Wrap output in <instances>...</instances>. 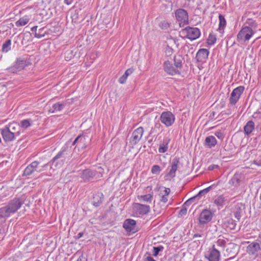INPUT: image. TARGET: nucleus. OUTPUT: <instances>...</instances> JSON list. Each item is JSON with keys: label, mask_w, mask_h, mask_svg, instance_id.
<instances>
[{"label": "nucleus", "mask_w": 261, "mask_h": 261, "mask_svg": "<svg viewBox=\"0 0 261 261\" xmlns=\"http://www.w3.org/2000/svg\"><path fill=\"white\" fill-rule=\"evenodd\" d=\"M68 157L67 148L66 147L62 148L49 162L42 166L41 168L38 172H40L44 170L48 166H49V173L51 175L56 169L60 168L63 166Z\"/></svg>", "instance_id": "f257e3e1"}, {"label": "nucleus", "mask_w": 261, "mask_h": 261, "mask_svg": "<svg viewBox=\"0 0 261 261\" xmlns=\"http://www.w3.org/2000/svg\"><path fill=\"white\" fill-rule=\"evenodd\" d=\"M23 201L18 198L10 200L8 204L0 208V216L3 218L9 217L20 208Z\"/></svg>", "instance_id": "f03ea898"}, {"label": "nucleus", "mask_w": 261, "mask_h": 261, "mask_svg": "<svg viewBox=\"0 0 261 261\" xmlns=\"http://www.w3.org/2000/svg\"><path fill=\"white\" fill-rule=\"evenodd\" d=\"M180 33L183 36V37L187 38L191 40H196L200 37L201 34L199 29L190 27H187L182 29Z\"/></svg>", "instance_id": "7ed1b4c3"}, {"label": "nucleus", "mask_w": 261, "mask_h": 261, "mask_svg": "<svg viewBox=\"0 0 261 261\" xmlns=\"http://www.w3.org/2000/svg\"><path fill=\"white\" fill-rule=\"evenodd\" d=\"M160 120L166 127H170L174 123L175 116L170 111H164L161 114Z\"/></svg>", "instance_id": "20e7f679"}, {"label": "nucleus", "mask_w": 261, "mask_h": 261, "mask_svg": "<svg viewBox=\"0 0 261 261\" xmlns=\"http://www.w3.org/2000/svg\"><path fill=\"white\" fill-rule=\"evenodd\" d=\"M254 34L252 30L243 27L237 35V41L241 43H245L249 41Z\"/></svg>", "instance_id": "39448f33"}, {"label": "nucleus", "mask_w": 261, "mask_h": 261, "mask_svg": "<svg viewBox=\"0 0 261 261\" xmlns=\"http://www.w3.org/2000/svg\"><path fill=\"white\" fill-rule=\"evenodd\" d=\"M175 17L179 22L180 27H184L189 23V17L187 12L183 9H177L175 13Z\"/></svg>", "instance_id": "423d86ee"}, {"label": "nucleus", "mask_w": 261, "mask_h": 261, "mask_svg": "<svg viewBox=\"0 0 261 261\" xmlns=\"http://www.w3.org/2000/svg\"><path fill=\"white\" fill-rule=\"evenodd\" d=\"M244 86H239L233 90L229 98V103L231 105H236L239 101L244 90Z\"/></svg>", "instance_id": "0eeeda50"}, {"label": "nucleus", "mask_w": 261, "mask_h": 261, "mask_svg": "<svg viewBox=\"0 0 261 261\" xmlns=\"http://www.w3.org/2000/svg\"><path fill=\"white\" fill-rule=\"evenodd\" d=\"M28 65V62L26 60L19 58L17 59L13 65L8 68L7 70L9 72L16 73L23 69L24 68Z\"/></svg>", "instance_id": "6e6552de"}, {"label": "nucleus", "mask_w": 261, "mask_h": 261, "mask_svg": "<svg viewBox=\"0 0 261 261\" xmlns=\"http://www.w3.org/2000/svg\"><path fill=\"white\" fill-rule=\"evenodd\" d=\"M213 217V214L210 210L204 209L199 215V223L201 225L206 224L212 220Z\"/></svg>", "instance_id": "1a4fd4ad"}, {"label": "nucleus", "mask_w": 261, "mask_h": 261, "mask_svg": "<svg viewBox=\"0 0 261 261\" xmlns=\"http://www.w3.org/2000/svg\"><path fill=\"white\" fill-rule=\"evenodd\" d=\"M205 257L208 261H219L220 258V251L216 245H213L211 248L209 249Z\"/></svg>", "instance_id": "9d476101"}, {"label": "nucleus", "mask_w": 261, "mask_h": 261, "mask_svg": "<svg viewBox=\"0 0 261 261\" xmlns=\"http://www.w3.org/2000/svg\"><path fill=\"white\" fill-rule=\"evenodd\" d=\"M143 133L142 127H139L134 130L130 139V143L133 145L137 144L142 138Z\"/></svg>", "instance_id": "9b49d317"}, {"label": "nucleus", "mask_w": 261, "mask_h": 261, "mask_svg": "<svg viewBox=\"0 0 261 261\" xmlns=\"http://www.w3.org/2000/svg\"><path fill=\"white\" fill-rule=\"evenodd\" d=\"M259 22V21L257 19L247 18L245 20L244 27L248 28L256 33L257 31H261V29H258Z\"/></svg>", "instance_id": "f8f14e48"}, {"label": "nucleus", "mask_w": 261, "mask_h": 261, "mask_svg": "<svg viewBox=\"0 0 261 261\" xmlns=\"http://www.w3.org/2000/svg\"><path fill=\"white\" fill-rule=\"evenodd\" d=\"M123 227L128 232L134 233L138 231L136 222L133 219H128L125 220L123 223Z\"/></svg>", "instance_id": "ddd939ff"}, {"label": "nucleus", "mask_w": 261, "mask_h": 261, "mask_svg": "<svg viewBox=\"0 0 261 261\" xmlns=\"http://www.w3.org/2000/svg\"><path fill=\"white\" fill-rule=\"evenodd\" d=\"M179 164V158H175L172 160L171 165L169 166V171L165 176L167 178H172L175 177V173L178 169Z\"/></svg>", "instance_id": "4468645a"}, {"label": "nucleus", "mask_w": 261, "mask_h": 261, "mask_svg": "<svg viewBox=\"0 0 261 261\" xmlns=\"http://www.w3.org/2000/svg\"><path fill=\"white\" fill-rule=\"evenodd\" d=\"M76 141H78L79 149H84L86 148L91 142V139L87 135H79L76 137Z\"/></svg>", "instance_id": "2eb2a0df"}, {"label": "nucleus", "mask_w": 261, "mask_h": 261, "mask_svg": "<svg viewBox=\"0 0 261 261\" xmlns=\"http://www.w3.org/2000/svg\"><path fill=\"white\" fill-rule=\"evenodd\" d=\"M260 247L259 244L257 242H252L250 243L247 247V252L254 257H257L259 251Z\"/></svg>", "instance_id": "dca6fc26"}, {"label": "nucleus", "mask_w": 261, "mask_h": 261, "mask_svg": "<svg viewBox=\"0 0 261 261\" xmlns=\"http://www.w3.org/2000/svg\"><path fill=\"white\" fill-rule=\"evenodd\" d=\"M39 165L38 161H35L29 164L24 169L23 173V176H29L37 171Z\"/></svg>", "instance_id": "f3484780"}, {"label": "nucleus", "mask_w": 261, "mask_h": 261, "mask_svg": "<svg viewBox=\"0 0 261 261\" xmlns=\"http://www.w3.org/2000/svg\"><path fill=\"white\" fill-rule=\"evenodd\" d=\"M164 69L166 72L170 75H175L179 73V70L169 61H166L164 63Z\"/></svg>", "instance_id": "a211bd4d"}, {"label": "nucleus", "mask_w": 261, "mask_h": 261, "mask_svg": "<svg viewBox=\"0 0 261 261\" xmlns=\"http://www.w3.org/2000/svg\"><path fill=\"white\" fill-rule=\"evenodd\" d=\"M208 55L209 51L207 49L201 48L197 53L196 58L198 62L204 63L205 62Z\"/></svg>", "instance_id": "6ab92c4d"}, {"label": "nucleus", "mask_w": 261, "mask_h": 261, "mask_svg": "<svg viewBox=\"0 0 261 261\" xmlns=\"http://www.w3.org/2000/svg\"><path fill=\"white\" fill-rule=\"evenodd\" d=\"M1 133L4 140L6 142L12 141L16 137L14 133L11 132L6 126L1 130Z\"/></svg>", "instance_id": "aec40b11"}, {"label": "nucleus", "mask_w": 261, "mask_h": 261, "mask_svg": "<svg viewBox=\"0 0 261 261\" xmlns=\"http://www.w3.org/2000/svg\"><path fill=\"white\" fill-rule=\"evenodd\" d=\"M6 126L11 132L14 133V135H15L16 137L18 136L20 134L21 128L19 124L15 122H13L9 123Z\"/></svg>", "instance_id": "412c9836"}, {"label": "nucleus", "mask_w": 261, "mask_h": 261, "mask_svg": "<svg viewBox=\"0 0 261 261\" xmlns=\"http://www.w3.org/2000/svg\"><path fill=\"white\" fill-rule=\"evenodd\" d=\"M242 176L239 173H236L229 180V184L231 186L238 187L241 184Z\"/></svg>", "instance_id": "4be33fe9"}, {"label": "nucleus", "mask_w": 261, "mask_h": 261, "mask_svg": "<svg viewBox=\"0 0 261 261\" xmlns=\"http://www.w3.org/2000/svg\"><path fill=\"white\" fill-rule=\"evenodd\" d=\"M95 175V173L89 169H86L83 170L81 173V177L83 179L84 181H88L93 178Z\"/></svg>", "instance_id": "5701e85b"}, {"label": "nucleus", "mask_w": 261, "mask_h": 261, "mask_svg": "<svg viewBox=\"0 0 261 261\" xmlns=\"http://www.w3.org/2000/svg\"><path fill=\"white\" fill-rule=\"evenodd\" d=\"M217 143V140L213 136L207 137L204 141V145L207 148H211L214 147Z\"/></svg>", "instance_id": "b1692460"}, {"label": "nucleus", "mask_w": 261, "mask_h": 261, "mask_svg": "<svg viewBox=\"0 0 261 261\" xmlns=\"http://www.w3.org/2000/svg\"><path fill=\"white\" fill-rule=\"evenodd\" d=\"M136 208L137 212L141 215L146 214L150 210L149 205L140 203H136Z\"/></svg>", "instance_id": "393cba45"}, {"label": "nucleus", "mask_w": 261, "mask_h": 261, "mask_svg": "<svg viewBox=\"0 0 261 261\" xmlns=\"http://www.w3.org/2000/svg\"><path fill=\"white\" fill-rule=\"evenodd\" d=\"M65 107V105L64 103L57 102L53 104L51 107H50L48 109V111L52 113L60 112Z\"/></svg>", "instance_id": "a878e982"}, {"label": "nucleus", "mask_w": 261, "mask_h": 261, "mask_svg": "<svg viewBox=\"0 0 261 261\" xmlns=\"http://www.w3.org/2000/svg\"><path fill=\"white\" fill-rule=\"evenodd\" d=\"M170 141L169 138H165L163 139V142L160 144L159 148V152L160 153H164L168 150V144Z\"/></svg>", "instance_id": "bb28decb"}, {"label": "nucleus", "mask_w": 261, "mask_h": 261, "mask_svg": "<svg viewBox=\"0 0 261 261\" xmlns=\"http://www.w3.org/2000/svg\"><path fill=\"white\" fill-rule=\"evenodd\" d=\"M30 15H25L21 17L18 21L15 22L16 27H19L21 26H24L27 24L30 20L31 19Z\"/></svg>", "instance_id": "cd10ccee"}, {"label": "nucleus", "mask_w": 261, "mask_h": 261, "mask_svg": "<svg viewBox=\"0 0 261 261\" xmlns=\"http://www.w3.org/2000/svg\"><path fill=\"white\" fill-rule=\"evenodd\" d=\"M170 192L169 188H164L161 190L160 195L161 196V201L163 203H166L168 201V196Z\"/></svg>", "instance_id": "c85d7f7f"}, {"label": "nucleus", "mask_w": 261, "mask_h": 261, "mask_svg": "<svg viewBox=\"0 0 261 261\" xmlns=\"http://www.w3.org/2000/svg\"><path fill=\"white\" fill-rule=\"evenodd\" d=\"M254 129V123L252 121H249L244 127L245 134L248 135L250 134Z\"/></svg>", "instance_id": "c756f323"}, {"label": "nucleus", "mask_w": 261, "mask_h": 261, "mask_svg": "<svg viewBox=\"0 0 261 261\" xmlns=\"http://www.w3.org/2000/svg\"><path fill=\"white\" fill-rule=\"evenodd\" d=\"M225 202V198L223 195H220L216 196L214 199V203L218 207H222Z\"/></svg>", "instance_id": "7c9ffc66"}, {"label": "nucleus", "mask_w": 261, "mask_h": 261, "mask_svg": "<svg viewBox=\"0 0 261 261\" xmlns=\"http://www.w3.org/2000/svg\"><path fill=\"white\" fill-rule=\"evenodd\" d=\"M134 71V69L133 68H128L127 69L124 74H123L119 79V82L120 84H124L126 82V80L127 77L132 74Z\"/></svg>", "instance_id": "2f4dec72"}, {"label": "nucleus", "mask_w": 261, "mask_h": 261, "mask_svg": "<svg viewBox=\"0 0 261 261\" xmlns=\"http://www.w3.org/2000/svg\"><path fill=\"white\" fill-rule=\"evenodd\" d=\"M152 198V195L150 194L138 196V198L140 201L144 202H146L148 203L151 202Z\"/></svg>", "instance_id": "473e14b6"}, {"label": "nucleus", "mask_w": 261, "mask_h": 261, "mask_svg": "<svg viewBox=\"0 0 261 261\" xmlns=\"http://www.w3.org/2000/svg\"><path fill=\"white\" fill-rule=\"evenodd\" d=\"M33 123V120L30 119H24L20 121L19 124L20 128L26 129L30 126Z\"/></svg>", "instance_id": "72a5a7b5"}, {"label": "nucleus", "mask_w": 261, "mask_h": 261, "mask_svg": "<svg viewBox=\"0 0 261 261\" xmlns=\"http://www.w3.org/2000/svg\"><path fill=\"white\" fill-rule=\"evenodd\" d=\"M11 41L10 39L7 40L2 45V51L7 53L11 50Z\"/></svg>", "instance_id": "f704fd0d"}, {"label": "nucleus", "mask_w": 261, "mask_h": 261, "mask_svg": "<svg viewBox=\"0 0 261 261\" xmlns=\"http://www.w3.org/2000/svg\"><path fill=\"white\" fill-rule=\"evenodd\" d=\"M102 202V199L99 194H96L93 197V205L96 207L99 206Z\"/></svg>", "instance_id": "c9c22d12"}, {"label": "nucleus", "mask_w": 261, "mask_h": 261, "mask_svg": "<svg viewBox=\"0 0 261 261\" xmlns=\"http://www.w3.org/2000/svg\"><path fill=\"white\" fill-rule=\"evenodd\" d=\"M174 66L177 68V70L180 69L182 67V61L180 56L174 57Z\"/></svg>", "instance_id": "e433bc0d"}, {"label": "nucleus", "mask_w": 261, "mask_h": 261, "mask_svg": "<svg viewBox=\"0 0 261 261\" xmlns=\"http://www.w3.org/2000/svg\"><path fill=\"white\" fill-rule=\"evenodd\" d=\"M219 30L223 29L226 25V20H225L224 17L222 15H219Z\"/></svg>", "instance_id": "4c0bfd02"}, {"label": "nucleus", "mask_w": 261, "mask_h": 261, "mask_svg": "<svg viewBox=\"0 0 261 261\" xmlns=\"http://www.w3.org/2000/svg\"><path fill=\"white\" fill-rule=\"evenodd\" d=\"M216 41V38L215 35L210 34L207 39V43L211 45H214Z\"/></svg>", "instance_id": "58836bf2"}, {"label": "nucleus", "mask_w": 261, "mask_h": 261, "mask_svg": "<svg viewBox=\"0 0 261 261\" xmlns=\"http://www.w3.org/2000/svg\"><path fill=\"white\" fill-rule=\"evenodd\" d=\"M226 244V241L222 239H219L213 245H216V247H218L223 248Z\"/></svg>", "instance_id": "ea45409f"}, {"label": "nucleus", "mask_w": 261, "mask_h": 261, "mask_svg": "<svg viewBox=\"0 0 261 261\" xmlns=\"http://www.w3.org/2000/svg\"><path fill=\"white\" fill-rule=\"evenodd\" d=\"M161 171V169L159 165H153L151 170V172L153 174H159L160 172Z\"/></svg>", "instance_id": "a19ab883"}, {"label": "nucleus", "mask_w": 261, "mask_h": 261, "mask_svg": "<svg viewBox=\"0 0 261 261\" xmlns=\"http://www.w3.org/2000/svg\"><path fill=\"white\" fill-rule=\"evenodd\" d=\"M160 126V124H158L155 125L154 127H152L149 132V135L150 136H155L156 135V133H157V129H159Z\"/></svg>", "instance_id": "79ce46f5"}, {"label": "nucleus", "mask_w": 261, "mask_h": 261, "mask_svg": "<svg viewBox=\"0 0 261 261\" xmlns=\"http://www.w3.org/2000/svg\"><path fill=\"white\" fill-rule=\"evenodd\" d=\"M163 249L164 247L162 246L154 247L153 255L154 256H156L159 254V252L163 251Z\"/></svg>", "instance_id": "37998d69"}, {"label": "nucleus", "mask_w": 261, "mask_h": 261, "mask_svg": "<svg viewBox=\"0 0 261 261\" xmlns=\"http://www.w3.org/2000/svg\"><path fill=\"white\" fill-rule=\"evenodd\" d=\"M43 28L39 30L38 32H36L34 34L35 37L37 38H41L45 36V33H43Z\"/></svg>", "instance_id": "c03bdc74"}, {"label": "nucleus", "mask_w": 261, "mask_h": 261, "mask_svg": "<svg viewBox=\"0 0 261 261\" xmlns=\"http://www.w3.org/2000/svg\"><path fill=\"white\" fill-rule=\"evenodd\" d=\"M228 227L230 229H234L236 226V223L234 220L230 219L228 221Z\"/></svg>", "instance_id": "a18cd8bd"}, {"label": "nucleus", "mask_w": 261, "mask_h": 261, "mask_svg": "<svg viewBox=\"0 0 261 261\" xmlns=\"http://www.w3.org/2000/svg\"><path fill=\"white\" fill-rule=\"evenodd\" d=\"M208 192H210V191H208V189L206 188L199 191V193L197 194V195H198V196H199V197L200 198L202 195L206 194Z\"/></svg>", "instance_id": "49530a36"}, {"label": "nucleus", "mask_w": 261, "mask_h": 261, "mask_svg": "<svg viewBox=\"0 0 261 261\" xmlns=\"http://www.w3.org/2000/svg\"><path fill=\"white\" fill-rule=\"evenodd\" d=\"M208 192H210V191H208V189L206 188L199 191V193L197 194V195H198V196H199V197L200 198L202 195L206 194Z\"/></svg>", "instance_id": "de8ad7c7"}, {"label": "nucleus", "mask_w": 261, "mask_h": 261, "mask_svg": "<svg viewBox=\"0 0 261 261\" xmlns=\"http://www.w3.org/2000/svg\"><path fill=\"white\" fill-rule=\"evenodd\" d=\"M215 135L218 139L221 140H222L224 137L223 133H222L221 131H217L215 132Z\"/></svg>", "instance_id": "09e8293b"}, {"label": "nucleus", "mask_w": 261, "mask_h": 261, "mask_svg": "<svg viewBox=\"0 0 261 261\" xmlns=\"http://www.w3.org/2000/svg\"><path fill=\"white\" fill-rule=\"evenodd\" d=\"M200 198L199 197V196L197 194L196 196L192 197V198H190V201L192 202V203L197 202Z\"/></svg>", "instance_id": "8fccbe9b"}, {"label": "nucleus", "mask_w": 261, "mask_h": 261, "mask_svg": "<svg viewBox=\"0 0 261 261\" xmlns=\"http://www.w3.org/2000/svg\"><path fill=\"white\" fill-rule=\"evenodd\" d=\"M218 184H219V182H217L216 184H214L212 185L211 186H209L208 187H207V188L208 189L209 191H210L211 190H215L218 186Z\"/></svg>", "instance_id": "3c124183"}, {"label": "nucleus", "mask_w": 261, "mask_h": 261, "mask_svg": "<svg viewBox=\"0 0 261 261\" xmlns=\"http://www.w3.org/2000/svg\"><path fill=\"white\" fill-rule=\"evenodd\" d=\"M254 163L258 166H261V156H259L254 161Z\"/></svg>", "instance_id": "603ef678"}, {"label": "nucleus", "mask_w": 261, "mask_h": 261, "mask_svg": "<svg viewBox=\"0 0 261 261\" xmlns=\"http://www.w3.org/2000/svg\"><path fill=\"white\" fill-rule=\"evenodd\" d=\"M234 217L238 221L240 220V219L241 217V214L239 211H237L235 212Z\"/></svg>", "instance_id": "864d4df0"}, {"label": "nucleus", "mask_w": 261, "mask_h": 261, "mask_svg": "<svg viewBox=\"0 0 261 261\" xmlns=\"http://www.w3.org/2000/svg\"><path fill=\"white\" fill-rule=\"evenodd\" d=\"M76 261H87V258L84 256L83 254H82Z\"/></svg>", "instance_id": "5fc2aeb1"}, {"label": "nucleus", "mask_w": 261, "mask_h": 261, "mask_svg": "<svg viewBox=\"0 0 261 261\" xmlns=\"http://www.w3.org/2000/svg\"><path fill=\"white\" fill-rule=\"evenodd\" d=\"M218 166L217 165H211L208 167V170H213L215 169L218 168Z\"/></svg>", "instance_id": "6e6d98bb"}, {"label": "nucleus", "mask_w": 261, "mask_h": 261, "mask_svg": "<svg viewBox=\"0 0 261 261\" xmlns=\"http://www.w3.org/2000/svg\"><path fill=\"white\" fill-rule=\"evenodd\" d=\"M187 209L186 208H182L180 210V212H179V214L181 215V216H182V215H185L187 213Z\"/></svg>", "instance_id": "4d7b16f0"}, {"label": "nucleus", "mask_w": 261, "mask_h": 261, "mask_svg": "<svg viewBox=\"0 0 261 261\" xmlns=\"http://www.w3.org/2000/svg\"><path fill=\"white\" fill-rule=\"evenodd\" d=\"M203 236V234L202 233H195L194 234L193 238V239H195L197 237H199V238H201Z\"/></svg>", "instance_id": "13d9d810"}, {"label": "nucleus", "mask_w": 261, "mask_h": 261, "mask_svg": "<svg viewBox=\"0 0 261 261\" xmlns=\"http://www.w3.org/2000/svg\"><path fill=\"white\" fill-rule=\"evenodd\" d=\"M145 261H155L153 257L150 256H148L146 258Z\"/></svg>", "instance_id": "bf43d9fd"}, {"label": "nucleus", "mask_w": 261, "mask_h": 261, "mask_svg": "<svg viewBox=\"0 0 261 261\" xmlns=\"http://www.w3.org/2000/svg\"><path fill=\"white\" fill-rule=\"evenodd\" d=\"M37 28H38V27H37V26H34V27H33L31 29V31H32V32H35V33L36 32H37Z\"/></svg>", "instance_id": "052dcab7"}, {"label": "nucleus", "mask_w": 261, "mask_h": 261, "mask_svg": "<svg viewBox=\"0 0 261 261\" xmlns=\"http://www.w3.org/2000/svg\"><path fill=\"white\" fill-rule=\"evenodd\" d=\"M190 201V199H188V200H187L185 202L184 204L186 205H189L191 204L192 203V202L191 201Z\"/></svg>", "instance_id": "680f3d73"}, {"label": "nucleus", "mask_w": 261, "mask_h": 261, "mask_svg": "<svg viewBox=\"0 0 261 261\" xmlns=\"http://www.w3.org/2000/svg\"><path fill=\"white\" fill-rule=\"evenodd\" d=\"M75 144H76V147H78V141H76V138H75V139L74 140V141L72 143V145H74Z\"/></svg>", "instance_id": "e2e57ef3"}, {"label": "nucleus", "mask_w": 261, "mask_h": 261, "mask_svg": "<svg viewBox=\"0 0 261 261\" xmlns=\"http://www.w3.org/2000/svg\"><path fill=\"white\" fill-rule=\"evenodd\" d=\"M83 233L82 232H80L78 233L77 234V236H78V238H80L81 237H82L83 236Z\"/></svg>", "instance_id": "0e129e2a"}, {"label": "nucleus", "mask_w": 261, "mask_h": 261, "mask_svg": "<svg viewBox=\"0 0 261 261\" xmlns=\"http://www.w3.org/2000/svg\"><path fill=\"white\" fill-rule=\"evenodd\" d=\"M64 2H65V3H66L67 5H70V3L69 2L68 0H64Z\"/></svg>", "instance_id": "69168bd1"}, {"label": "nucleus", "mask_w": 261, "mask_h": 261, "mask_svg": "<svg viewBox=\"0 0 261 261\" xmlns=\"http://www.w3.org/2000/svg\"><path fill=\"white\" fill-rule=\"evenodd\" d=\"M259 238L261 239V234L259 236Z\"/></svg>", "instance_id": "338daca9"}, {"label": "nucleus", "mask_w": 261, "mask_h": 261, "mask_svg": "<svg viewBox=\"0 0 261 261\" xmlns=\"http://www.w3.org/2000/svg\"><path fill=\"white\" fill-rule=\"evenodd\" d=\"M35 261H40V260H35Z\"/></svg>", "instance_id": "774afa93"}]
</instances>
